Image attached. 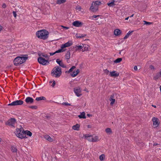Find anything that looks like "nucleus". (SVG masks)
Masks as SVG:
<instances>
[{"label":"nucleus","instance_id":"bb28decb","mask_svg":"<svg viewBox=\"0 0 161 161\" xmlns=\"http://www.w3.org/2000/svg\"><path fill=\"white\" fill-rule=\"evenodd\" d=\"M44 137L47 140L50 142H52L53 141V139L52 138L49 136L48 135H45L44 136Z\"/></svg>","mask_w":161,"mask_h":161},{"label":"nucleus","instance_id":"5fc2aeb1","mask_svg":"<svg viewBox=\"0 0 161 161\" xmlns=\"http://www.w3.org/2000/svg\"><path fill=\"white\" fill-rule=\"evenodd\" d=\"M62 27L63 28L65 29H68L69 28V27H66V26H62Z\"/></svg>","mask_w":161,"mask_h":161},{"label":"nucleus","instance_id":"6e6552de","mask_svg":"<svg viewBox=\"0 0 161 161\" xmlns=\"http://www.w3.org/2000/svg\"><path fill=\"white\" fill-rule=\"evenodd\" d=\"M25 101L27 104H31L34 103V100L32 97H27L25 99Z\"/></svg>","mask_w":161,"mask_h":161},{"label":"nucleus","instance_id":"864d4df0","mask_svg":"<svg viewBox=\"0 0 161 161\" xmlns=\"http://www.w3.org/2000/svg\"><path fill=\"white\" fill-rule=\"evenodd\" d=\"M2 6L3 8H5L6 7V5L5 3H3Z\"/></svg>","mask_w":161,"mask_h":161},{"label":"nucleus","instance_id":"473e14b6","mask_svg":"<svg viewBox=\"0 0 161 161\" xmlns=\"http://www.w3.org/2000/svg\"><path fill=\"white\" fill-rule=\"evenodd\" d=\"M66 0H57V3L59 4L63 3L66 2Z\"/></svg>","mask_w":161,"mask_h":161},{"label":"nucleus","instance_id":"680f3d73","mask_svg":"<svg viewBox=\"0 0 161 161\" xmlns=\"http://www.w3.org/2000/svg\"><path fill=\"white\" fill-rule=\"evenodd\" d=\"M92 17L94 18H97V15H93L92 16Z\"/></svg>","mask_w":161,"mask_h":161},{"label":"nucleus","instance_id":"e2e57ef3","mask_svg":"<svg viewBox=\"0 0 161 161\" xmlns=\"http://www.w3.org/2000/svg\"><path fill=\"white\" fill-rule=\"evenodd\" d=\"M12 67V66L11 65H10V66H8L7 67V68H9L11 67Z\"/></svg>","mask_w":161,"mask_h":161},{"label":"nucleus","instance_id":"f3484780","mask_svg":"<svg viewBox=\"0 0 161 161\" xmlns=\"http://www.w3.org/2000/svg\"><path fill=\"white\" fill-rule=\"evenodd\" d=\"M21 128L23 130L22 133L24 134V135L26 134L27 136H32V133L30 131L28 130L25 131L22 127H21Z\"/></svg>","mask_w":161,"mask_h":161},{"label":"nucleus","instance_id":"f257e3e1","mask_svg":"<svg viewBox=\"0 0 161 161\" xmlns=\"http://www.w3.org/2000/svg\"><path fill=\"white\" fill-rule=\"evenodd\" d=\"M49 32L46 30H42L38 31L36 33V36L39 38L46 40L48 36Z\"/></svg>","mask_w":161,"mask_h":161},{"label":"nucleus","instance_id":"dca6fc26","mask_svg":"<svg viewBox=\"0 0 161 161\" xmlns=\"http://www.w3.org/2000/svg\"><path fill=\"white\" fill-rule=\"evenodd\" d=\"M72 43L71 42H68L62 45L61 46V48H64L67 47H68L72 45Z\"/></svg>","mask_w":161,"mask_h":161},{"label":"nucleus","instance_id":"a18cd8bd","mask_svg":"<svg viewBox=\"0 0 161 161\" xmlns=\"http://www.w3.org/2000/svg\"><path fill=\"white\" fill-rule=\"evenodd\" d=\"M116 94H113L112 95L110 96V97H109V99H114V96L115 95H116Z\"/></svg>","mask_w":161,"mask_h":161},{"label":"nucleus","instance_id":"0e129e2a","mask_svg":"<svg viewBox=\"0 0 161 161\" xmlns=\"http://www.w3.org/2000/svg\"><path fill=\"white\" fill-rule=\"evenodd\" d=\"M152 107H154V108H156V106H155V105H153V104H152Z\"/></svg>","mask_w":161,"mask_h":161},{"label":"nucleus","instance_id":"4be33fe9","mask_svg":"<svg viewBox=\"0 0 161 161\" xmlns=\"http://www.w3.org/2000/svg\"><path fill=\"white\" fill-rule=\"evenodd\" d=\"M114 34L115 36H118L121 33V31L119 29H115L114 31Z\"/></svg>","mask_w":161,"mask_h":161},{"label":"nucleus","instance_id":"c9c22d12","mask_svg":"<svg viewBox=\"0 0 161 161\" xmlns=\"http://www.w3.org/2000/svg\"><path fill=\"white\" fill-rule=\"evenodd\" d=\"M11 150L13 153L16 152L17 151V148L14 146H12L11 147Z\"/></svg>","mask_w":161,"mask_h":161},{"label":"nucleus","instance_id":"9d476101","mask_svg":"<svg viewBox=\"0 0 161 161\" xmlns=\"http://www.w3.org/2000/svg\"><path fill=\"white\" fill-rule=\"evenodd\" d=\"M152 120L153 122V125H155L156 127L158 126L160 123L158 119L157 118L153 117Z\"/></svg>","mask_w":161,"mask_h":161},{"label":"nucleus","instance_id":"e433bc0d","mask_svg":"<svg viewBox=\"0 0 161 161\" xmlns=\"http://www.w3.org/2000/svg\"><path fill=\"white\" fill-rule=\"evenodd\" d=\"M105 156L104 154H102L99 156V159L101 161H103L104 159Z\"/></svg>","mask_w":161,"mask_h":161},{"label":"nucleus","instance_id":"6e6d98bb","mask_svg":"<svg viewBox=\"0 0 161 161\" xmlns=\"http://www.w3.org/2000/svg\"><path fill=\"white\" fill-rule=\"evenodd\" d=\"M134 69L135 70H137V67L136 66H135L134 67Z\"/></svg>","mask_w":161,"mask_h":161},{"label":"nucleus","instance_id":"412c9836","mask_svg":"<svg viewBox=\"0 0 161 161\" xmlns=\"http://www.w3.org/2000/svg\"><path fill=\"white\" fill-rule=\"evenodd\" d=\"M80 72V70L79 69H77L76 71H74L72 73L70 74V75L73 77L76 76Z\"/></svg>","mask_w":161,"mask_h":161},{"label":"nucleus","instance_id":"1a4fd4ad","mask_svg":"<svg viewBox=\"0 0 161 161\" xmlns=\"http://www.w3.org/2000/svg\"><path fill=\"white\" fill-rule=\"evenodd\" d=\"M21 126L20 128H17L16 129V131L15 132V134L16 136L19 138L20 135L22 134V131H23L22 129L21 128Z\"/></svg>","mask_w":161,"mask_h":161},{"label":"nucleus","instance_id":"79ce46f5","mask_svg":"<svg viewBox=\"0 0 161 161\" xmlns=\"http://www.w3.org/2000/svg\"><path fill=\"white\" fill-rule=\"evenodd\" d=\"M144 22V25H149L152 24V22H148L145 21H143Z\"/></svg>","mask_w":161,"mask_h":161},{"label":"nucleus","instance_id":"393cba45","mask_svg":"<svg viewBox=\"0 0 161 161\" xmlns=\"http://www.w3.org/2000/svg\"><path fill=\"white\" fill-rule=\"evenodd\" d=\"M101 4V2L99 1H97L95 2H93L92 4H93L94 6H97L98 8V6Z\"/></svg>","mask_w":161,"mask_h":161},{"label":"nucleus","instance_id":"f8f14e48","mask_svg":"<svg viewBox=\"0 0 161 161\" xmlns=\"http://www.w3.org/2000/svg\"><path fill=\"white\" fill-rule=\"evenodd\" d=\"M74 49V47H72L70 48H69V50L68 51H67V53H66L65 57V58L67 59H69L70 58V51H71L72 49Z\"/></svg>","mask_w":161,"mask_h":161},{"label":"nucleus","instance_id":"7ed1b4c3","mask_svg":"<svg viewBox=\"0 0 161 161\" xmlns=\"http://www.w3.org/2000/svg\"><path fill=\"white\" fill-rule=\"evenodd\" d=\"M16 121V120L15 118H11L9 119L7 121L5 122V124L6 125L14 127V125Z\"/></svg>","mask_w":161,"mask_h":161},{"label":"nucleus","instance_id":"2f4dec72","mask_svg":"<svg viewBox=\"0 0 161 161\" xmlns=\"http://www.w3.org/2000/svg\"><path fill=\"white\" fill-rule=\"evenodd\" d=\"M83 48V47L81 46H77V45L75 46V47H74V48H76L75 49V51H79L81 49Z\"/></svg>","mask_w":161,"mask_h":161},{"label":"nucleus","instance_id":"4d7b16f0","mask_svg":"<svg viewBox=\"0 0 161 161\" xmlns=\"http://www.w3.org/2000/svg\"><path fill=\"white\" fill-rule=\"evenodd\" d=\"M46 118L48 119H50L51 118V116H45Z\"/></svg>","mask_w":161,"mask_h":161},{"label":"nucleus","instance_id":"49530a36","mask_svg":"<svg viewBox=\"0 0 161 161\" xmlns=\"http://www.w3.org/2000/svg\"><path fill=\"white\" fill-rule=\"evenodd\" d=\"M62 104L64 105H66V106H71V104L70 103H66V102L63 103H62Z\"/></svg>","mask_w":161,"mask_h":161},{"label":"nucleus","instance_id":"a878e982","mask_svg":"<svg viewBox=\"0 0 161 161\" xmlns=\"http://www.w3.org/2000/svg\"><path fill=\"white\" fill-rule=\"evenodd\" d=\"M78 117L80 119H85L86 118L85 112H82L81 114L78 115Z\"/></svg>","mask_w":161,"mask_h":161},{"label":"nucleus","instance_id":"b1692460","mask_svg":"<svg viewBox=\"0 0 161 161\" xmlns=\"http://www.w3.org/2000/svg\"><path fill=\"white\" fill-rule=\"evenodd\" d=\"M80 127V125L78 124H76L75 125H73L72 128L73 129L76 130H79Z\"/></svg>","mask_w":161,"mask_h":161},{"label":"nucleus","instance_id":"09e8293b","mask_svg":"<svg viewBox=\"0 0 161 161\" xmlns=\"http://www.w3.org/2000/svg\"><path fill=\"white\" fill-rule=\"evenodd\" d=\"M104 72L107 75H108L109 72V71L108 70L106 69L104 70Z\"/></svg>","mask_w":161,"mask_h":161},{"label":"nucleus","instance_id":"6ab92c4d","mask_svg":"<svg viewBox=\"0 0 161 161\" xmlns=\"http://www.w3.org/2000/svg\"><path fill=\"white\" fill-rule=\"evenodd\" d=\"M117 1L114 0H112L111 2L108 3H107L109 7H113V6L116 4L115 3H117Z\"/></svg>","mask_w":161,"mask_h":161},{"label":"nucleus","instance_id":"ddd939ff","mask_svg":"<svg viewBox=\"0 0 161 161\" xmlns=\"http://www.w3.org/2000/svg\"><path fill=\"white\" fill-rule=\"evenodd\" d=\"M90 9L92 12H96L98 10V8L97 6H94L93 4H91Z\"/></svg>","mask_w":161,"mask_h":161},{"label":"nucleus","instance_id":"aec40b11","mask_svg":"<svg viewBox=\"0 0 161 161\" xmlns=\"http://www.w3.org/2000/svg\"><path fill=\"white\" fill-rule=\"evenodd\" d=\"M25 57H21V64L24 63H25L27 59L28 58V55H24Z\"/></svg>","mask_w":161,"mask_h":161},{"label":"nucleus","instance_id":"4468645a","mask_svg":"<svg viewBox=\"0 0 161 161\" xmlns=\"http://www.w3.org/2000/svg\"><path fill=\"white\" fill-rule=\"evenodd\" d=\"M119 75V73L115 71L110 72L109 75L112 77H116L118 76Z\"/></svg>","mask_w":161,"mask_h":161},{"label":"nucleus","instance_id":"bf43d9fd","mask_svg":"<svg viewBox=\"0 0 161 161\" xmlns=\"http://www.w3.org/2000/svg\"><path fill=\"white\" fill-rule=\"evenodd\" d=\"M87 116L89 117H90V116H92V115L91 114H87Z\"/></svg>","mask_w":161,"mask_h":161},{"label":"nucleus","instance_id":"39448f33","mask_svg":"<svg viewBox=\"0 0 161 161\" xmlns=\"http://www.w3.org/2000/svg\"><path fill=\"white\" fill-rule=\"evenodd\" d=\"M24 102L21 100H17L12 102V103L8 104V106H15L20 105L23 104Z\"/></svg>","mask_w":161,"mask_h":161},{"label":"nucleus","instance_id":"3c124183","mask_svg":"<svg viewBox=\"0 0 161 161\" xmlns=\"http://www.w3.org/2000/svg\"><path fill=\"white\" fill-rule=\"evenodd\" d=\"M149 68L151 69H155V68H154V66H153V65H150Z\"/></svg>","mask_w":161,"mask_h":161},{"label":"nucleus","instance_id":"c03bdc74","mask_svg":"<svg viewBox=\"0 0 161 161\" xmlns=\"http://www.w3.org/2000/svg\"><path fill=\"white\" fill-rule=\"evenodd\" d=\"M27 137L25 135H24V134H23V133L21 135H20V136L19 138L21 139H22L23 138H27Z\"/></svg>","mask_w":161,"mask_h":161},{"label":"nucleus","instance_id":"69168bd1","mask_svg":"<svg viewBox=\"0 0 161 161\" xmlns=\"http://www.w3.org/2000/svg\"><path fill=\"white\" fill-rule=\"evenodd\" d=\"M87 126L88 128H90L91 127V126L90 125H88Z\"/></svg>","mask_w":161,"mask_h":161},{"label":"nucleus","instance_id":"a19ab883","mask_svg":"<svg viewBox=\"0 0 161 161\" xmlns=\"http://www.w3.org/2000/svg\"><path fill=\"white\" fill-rule=\"evenodd\" d=\"M98 137L97 136H95L94 137H93V139L92 142H96L98 140Z\"/></svg>","mask_w":161,"mask_h":161},{"label":"nucleus","instance_id":"20e7f679","mask_svg":"<svg viewBox=\"0 0 161 161\" xmlns=\"http://www.w3.org/2000/svg\"><path fill=\"white\" fill-rule=\"evenodd\" d=\"M37 61L40 64L43 65H47V63H49L48 60L45 59L43 57H39L38 58Z\"/></svg>","mask_w":161,"mask_h":161},{"label":"nucleus","instance_id":"72a5a7b5","mask_svg":"<svg viewBox=\"0 0 161 161\" xmlns=\"http://www.w3.org/2000/svg\"><path fill=\"white\" fill-rule=\"evenodd\" d=\"M161 77V76L160 75H159V74L158 73H157L156 74V75L153 77V79L154 80H156Z\"/></svg>","mask_w":161,"mask_h":161},{"label":"nucleus","instance_id":"c756f323","mask_svg":"<svg viewBox=\"0 0 161 161\" xmlns=\"http://www.w3.org/2000/svg\"><path fill=\"white\" fill-rule=\"evenodd\" d=\"M75 68V66H72L69 70L68 71H66L65 72V73H69L70 72H72L73 70Z\"/></svg>","mask_w":161,"mask_h":161},{"label":"nucleus","instance_id":"4c0bfd02","mask_svg":"<svg viewBox=\"0 0 161 161\" xmlns=\"http://www.w3.org/2000/svg\"><path fill=\"white\" fill-rule=\"evenodd\" d=\"M109 100L111 101L110 104L111 105H113V104L114 103L115 100V99H109Z\"/></svg>","mask_w":161,"mask_h":161},{"label":"nucleus","instance_id":"c85d7f7f","mask_svg":"<svg viewBox=\"0 0 161 161\" xmlns=\"http://www.w3.org/2000/svg\"><path fill=\"white\" fill-rule=\"evenodd\" d=\"M46 99V98L43 96L37 97L36 98V100L37 101H39L42 100H45Z\"/></svg>","mask_w":161,"mask_h":161},{"label":"nucleus","instance_id":"338daca9","mask_svg":"<svg viewBox=\"0 0 161 161\" xmlns=\"http://www.w3.org/2000/svg\"><path fill=\"white\" fill-rule=\"evenodd\" d=\"M18 118L20 119H22V117L21 116H19V117Z\"/></svg>","mask_w":161,"mask_h":161},{"label":"nucleus","instance_id":"ea45409f","mask_svg":"<svg viewBox=\"0 0 161 161\" xmlns=\"http://www.w3.org/2000/svg\"><path fill=\"white\" fill-rule=\"evenodd\" d=\"M29 108L32 109H37V106H29Z\"/></svg>","mask_w":161,"mask_h":161},{"label":"nucleus","instance_id":"7c9ffc66","mask_svg":"<svg viewBox=\"0 0 161 161\" xmlns=\"http://www.w3.org/2000/svg\"><path fill=\"white\" fill-rule=\"evenodd\" d=\"M105 131L108 135H110L112 133V130L110 128H106L105 129Z\"/></svg>","mask_w":161,"mask_h":161},{"label":"nucleus","instance_id":"13d9d810","mask_svg":"<svg viewBox=\"0 0 161 161\" xmlns=\"http://www.w3.org/2000/svg\"><path fill=\"white\" fill-rule=\"evenodd\" d=\"M49 54H50V56H53V55L55 54V53H50Z\"/></svg>","mask_w":161,"mask_h":161},{"label":"nucleus","instance_id":"2eb2a0df","mask_svg":"<svg viewBox=\"0 0 161 161\" xmlns=\"http://www.w3.org/2000/svg\"><path fill=\"white\" fill-rule=\"evenodd\" d=\"M84 136L85 138L89 141L92 142L93 137L92 135H89V134H86L84 135Z\"/></svg>","mask_w":161,"mask_h":161},{"label":"nucleus","instance_id":"58836bf2","mask_svg":"<svg viewBox=\"0 0 161 161\" xmlns=\"http://www.w3.org/2000/svg\"><path fill=\"white\" fill-rule=\"evenodd\" d=\"M78 34H77V33L75 35L76 36L77 38H81L82 37H85L86 35V34H85V35L82 34L80 36H78Z\"/></svg>","mask_w":161,"mask_h":161},{"label":"nucleus","instance_id":"052dcab7","mask_svg":"<svg viewBox=\"0 0 161 161\" xmlns=\"http://www.w3.org/2000/svg\"><path fill=\"white\" fill-rule=\"evenodd\" d=\"M3 27L1 25H0V31L2 30Z\"/></svg>","mask_w":161,"mask_h":161},{"label":"nucleus","instance_id":"423d86ee","mask_svg":"<svg viewBox=\"0 0 161 161\" xmlns=\"http://www.w3.org/2000/svg\"><path fill=\"white\" fill-rule=\"evenodd\" d=\"M21 57L18 56L16 57L14 60V64L15 66H18L21 64L20 63H21Z\"/></svg>","mask_w":161,"mask_h":161},{"label":"nucleus","instance_id":"774afa93","mask_svg":"<svg viewBox=\"0 0 161 161\" xmlns=\"http://www.w3.org/2000/svg\"><path fill=\"white\" fill-rule=\"evenodd\" d=\"M158 73L159 74V75L161 76V70H160L159 72Z\"/></svg>","mask_w":161,"mask_h":161},{"label":"nucleus","instance_id":"37998d69","mask_svg":"<svg viewBox=\"0 0 161 161\" xmlns=\"http://www.w3.org/2000/svg\"><path fill=\"white\" fill-rule=\"evenodd\" d=\"M66 49H64V48H61V49H59L57 51H58V53H60L63 52L64 51H65Z\"/></svg>","mask_w":161,"mask_h":161},{"label":"nucleus","instance_id":"de8ad7c7","mask_svg":"<svg viewBox=\"0 0 161 161\" xmlns=\"http://www.w3.org/2000/svg\"><path fill=\"white\" fill-rule=\"evenodd\" d=\"M82 50H81V51L82 52H84L85 51H89V50L88 49V47H87V48H86V49H81Z\"/></svg>","mask_w":161,"mask_h":161},{"label":"nucleus","instance_id":"603ef678","mask_svg":"<svg viewBox=\"0 0 161 161\" xmlns=\"http://www.w3.org/2000/svg\"><path fill=\"white\" fill-rule=\"evenodd\" d=\"M55 84H56V82H55V80H53V84H52V86L53 87H54V86H55Z\"/></svg>","mask_w":161,"mask_h":161},{"label":"nucleus","instance_id":"8fccbe9b","mask_svg":"<svg viewBox=\"0 0 161 161\" xmlns=\"http://www.w3.org/2000/svg\"><path fill=\"white\" fill-rule=\"evenodd\" d=\"M13 15H14V17L15 18H16V16H17L16 12H15V11H13Z\"/></svg>","mask_w":161,"mask_h":161},{"label":"nucleus","instance_id":"cd10ccee","mask_svg":"<svg viewBox=\"0 0 161 161\" xmlns=\"http://www.w3.org/2000/svg\"><path fill=\"white\" fill-rule=\"evenodd\" d=\"M134 31H129L127 34L125 36L124 38V39L125 40L127 38H128L129 36L130 35V34L133 32Z\"/></svg>","mask_w":161,"mask_h":161},{"label":"nucleus","instance_id":"0eeeda50","mask_svg":"<svg viewBox=\"0 0 161 161\" xmlns=\"http://www.w3.org/2000/svg\"><path fill=\"white\" fill-rule=\"evenodd\" d=\"M74 91L77 97H79L82 95V94L81 93V90L80 87H78L74 88Z\"/></svg>","mask_w":161,"mask_h":161},{"label":"nucleus","instance_id":"5701e85b","mask_svg":"<svg viewBox=\"0 0 161 161\" xmlns=\"http://www.w3.org/2000/svg\"><path fill=\"white\" fill-rule=\"evenodd\" d=\"M38 55L39 56V57H44L48 60L49 58V56L47 54H44L43 53H38Z\"/></svg>","mask_w":161,"mask_h":161},{"label":"nucleus","instance_id":"f704fd0d","mask_svg":"<svg viewBox=\"0 0 161 161\" xmlns=\"http://www.w3.org/2000/svg\"><path fill=\"white\" fill-rule=\"evenodd\" d=\"M122 60V58H118L115 59L114 62L115 63H118L121 62Z\"/></svg>","mask_w":161,"mask_h":161},{"label":"nucleus","instance_id":"f03ea898","mask_svg":"<svg viewBox=\"0 0 161 161\" xmlns=\"http://www.w3.org/2000/svg\"><path fill=\"white\" fill-rule=\"evenodd\" d=\"M62 73L61 69L59 66H57L54 67L51 72V74H53V76L54 74L55 75V77H60Z\"/></svg>","mask_w":161,"mask_h":161},{"label":"nucleus","instance_id":"a211bd4d","mask_svg":"<svg viewBox=\"0 0 161 161\" xmlns=\"http://www.w3.org/2000/svg\"><path fill=\"white\" fill-rule=\"evenodd\" d=\"M56 62L62 67L63 68H66V66L63 64L62 61L60 60L59 59H57Z\"/></svg>","mask_w":161,"mask_h":161},{"label":"nucleus","instance_id":"9b49d317","mask_svg":"<svg viewBox=\"0 0 161 161\" xmlns=\"http://www.w3.org/2000/svg\"><path fill=\"white\" fill-rule=\"evenodd\" d=\"M83 23L77 20L74 22L72 23V25L73 26L76 27H81L83 25Z\"/></svg>","mask_w":161,"mask_h":161}]
</instances>
